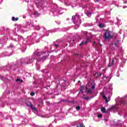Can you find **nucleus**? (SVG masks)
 I'll return each instance as SVG.
<instances>
[{
    "label": "nucleus",
    "instance_id": "3",
    "mask_svg": "<svg viewBox=\"0 0 127 127\" xmlns=\"http://www.w3.org/2000/svg\"><path fill=\"white\" fill-rule=\"evenodd\" d=\"M113 36H114L112 32H110L109 31H106L103 35V37L106 40L112 39Z\"/></svg>",
    "mask_w": 127,
    "mask_h": 127
},
{
    "label": "nucleus",
    "instance_id": "7",
    "mask_svg": "<svg viewBox=\"0 0 127 127\" xmlns=\"http://www.w3.org/2000/svg\"><path fill=\"white\" fill-rule=\"evenodd\" d=\"M94 75L95 77H101L102 76V74L96 72H94Z\"/></svg>",
    "mask_w": 127,
    "mask_h": 127
},
{
    "label": "nucleus",
    "instance_id": "28",
    "mask_svg": "<svg viewBox=\"0 0 127 127\" xmlns=\"http://www.w3.org/2000/svg\"><path fill=\"white\" fill-rule=\"evenodd\" d=\"M117 76L120 77V73L119 72L117 73Z\"/></svg>",
    "mask_w": 127,
    "mask_h": 127
},
{
    "label": "nucleus",
    "instance_id": "30",
    "mask_svg": "<svg viewBox=\"0 0 127 127\" xmlns=\"http://www.w3.org/2000/svg\"><path fill=\"white\" fill-rule=\"evenodd\" d=\"M107 79H112V77H110L109 78V77H107Z\"/></svg>",
    "mask_w": 127,
    "mask_h": 127
},
{
    "label": "nucleus",
    "instance_id": "26",
    "mask_svg": "<svg viewBox=\"0 0 127 127\" xmlns=\"http://www.w3.org/2000/svg\"><path fill=\"white\" fill-rule=\"evenodd\" d=\"M124 3H127V0H124Z\"/></svg>",
    "mask_w": 127,
    "mask_h": 127
},
{
    "label": "nucleus",
    "instance_id": "32",
    "mask_svg": "<svg viewBox=\"0 0 127 127\" xmlns=\"http://www.w3.org/2000/svg\"><path fill=\"white\" fill-rule=\"evenodd\" d=\"M29 104H31L30 102L26 103V105H29Z\"/></svg>",
    "mask_w": 127,
    "mask_h": 127
},
{
    "label": "nucleus",
    "instance_id": "2",
    "mask_svg": "<svg viewBox=\"0 0 127 127\" xmlns=\"http://www.w3.org/2000/svg\"><path fill=\"white\" fill-rule=\"evenodd\" d=\"M37 54H33L32 57H28L25 60V63L26 64H31V63H33L34 59H37Z\"/></svg>",
    "mask_w": 127,
    "mask_h": 127
},
{
    "label": "nucleus",
    "instance_id": "20",
    "mask_svg": "<svg viewBox=\"0 0 127 127\" xmlns=\"http://www.w3.org/2000/svg\"><path fill=\"white\" fill-rule=\"evenodd\" d=\"M80 91H81V92H83L84 91V87L83 86L81 87Z\"/></svg>",
    "mask_w": 127,
    "mask_h": 127
},
{
    "label": "nucleus",
    "instance_id": "15",
    "mask_svg": "<svg viewBox=\"0 0 127 127\" xmlns=\"http://www.w3.org/2000/svg\"><path fill=\"white\" fill-rule=\"evenodd\" d=\"M115 125L116 126H117L118 127V126H120L121 125V121L120 120H118L117 124Z\"/></svg>",
    "mask_w": 127,
    "mask_h": 127
},
{
    "label": "nucleus",
    "instance_id": "34",
    "mask_svg": "<svg viewBox=\"0 0 127 127\" xmlns=\"http://www.w3.org/2000/svg\"><path fill=\"white\" fill-rule=\"evenodd\" d=\"M80 82H81V81L78 80V83H80Z\"/></svg>",
    "mask_w": 127,
    "mask_h": 127
},
{
    "label": "nucleus",
    "instance_id": "35",
    "mask_svg": "<svg viewBox=\"0 0 127 127\" xmlns=\"http://www.w3.org/2000/svg\"><path fill=\"white\" fill-rule=\"evenodd\" d=\"M85 89L87 90V89H88V87L86 86Z\"/></svg>",
    "mask_w": 127,
    "mask_h": 127
},
{
    "label": "nucleus",
    "instance_id": "33",
    "mask_svg": "<svg viewBox=\"0 0 127 127\" xmlns=\"http://www.w3.org/2000/svg\"><path fill=\"white\" fill-rule=\"evenodd\" d=\"M105 71H106V70L103 69V73H105Z\"/></svg>",
    "mask_w": 127,
    "mask_h": 127
},
{
    "label": "nucleus",
    "instance_id": "1",
    "mask_svg": "<svg viewBox=\"0 0 127 127\" xmlns=\"http://www.w3.org/2000/svg\"><path fill=\"white\" fill-rule=\"evenodd\" d=\"M72 20L75 25L77 26V27H79L81 22V19H80V15L76 14L74 16H72Z\"/></svg>",
    "mask_w": 127,
    "mask_h": 127
},
{
    "label": "nucleus",
    "instance_id": "41",
    "mask_svg": "<svg viewBox=\"0 0 127 127\" xmlns=\"http://www.w3.org/2000/svg\"><path fill=\"white\" fill-rule=\"evenodd\" d=\"M73 82H75V80H73Z\"/></svg>",
    "mask_w": 127,
    "mask_h": 127
},
{
    "label": "nucleus",
    "instance_id": "6",
    "mask_svg": "<svg viewBox=\"0 0 127 127\" xmlns=\"http://www.w3.org/2000/svg\"><path fill=\"white\" fill-rule=\"evenodd\" d=\"M119 44H120V41H117L114 42L113 45H114L116 47H119Z\"/></svg>",
    "mask_w": 127,
    "mask_h": 127
},
{
    "label": "nucleus",
    "instance_id": "14",
    "mask_svg": "<svg viewBox=\"0 0 127 127\" xmlns=\"http://www.w3.org/2000/svg\"><path fill=\"white\" fill-rule=\"evenodd\" d=\"M34 14V15H35V16H39V14L36 11H35Z\"/></svg>",
    "mask_w": 127,
    "mask_h": 127
},
{
    "label": "nucleus",
    "instance_id": "37",
    "mask_svg": "<svg viewBox=\"0 0 127 127\" xmlns=\"http://www.w3.org/2000/svg\"><path fill=\"white\" fill-rule=\"evenodd\" d=\"M99 0H97L96 1L99 2Z\"/></svg>",
    "mask_w": 127,
    "mask_h": 127
},
{
    "label": "nucleus",
    "instance_id": "22",
    "mask_svg": "<svg viewBox=\"0 0 127 127\" xmlns=\"http://www.w3.org/2000/svg\"><path fill=\"white\" fill-rule=\"evenodd\" d=\"M61 10H62V9H61V8H60V11H59V13H60V14H62V13H63V12H61Z\"/></svg>",
    "mask_w": 127,
    "mask_h": 127
},
{
    "label": "nucleus",
    "instance_id": "42",
    "mask_svg": "<svg viewBox=\"0 0 127 127\" xmlns=\"http://www.w3.org/2000/svg\"><path fill=\"white\" fill-rule=\"evenodd\" d=\"M64 82H66V80H64Z\"/></svg>",
    "mask_w": 127,
    "mask_h": 127
},
{
    "label": "nucleus",
    "instance_id": "17",
    "mask_svg": "<svg viewBox=\"0 0 127 127\" xmlns=\"http://www.w3.org/2000/svg\"><path fill=\"white\" fill-rule=\"evenodd\" d=\"M102 117H103V114H99V115H98V116H97V117H98V118H102Z\"/></svg>",
    "mask_w": 127,
    "mask_h": 127
},
{
    "label": "nucleus",
    "instance_id": "39",
    "mask_svg": "<svg viewBox=\"0 0 127 127\" xmlns=\"http://www.w3.org/2000/svg\"><path fill=\"white\" fill-rule=\"evenodd\" d=\"M17 80H20V79H19V78H17Z\"/></svg>",
    "mask_w": 127,
    "mask_h": 127
},
{
    "label": "nucleus",
    "instance_id": "9",
    "mask_svg": "<svg viewBox=\"0 0 127 127\" xmlns=\"http://www.w3.org/2000/svg\"><path fill=\"white\" fill-rule=\"evenodd\" d=\"M76 127H85V126L83 123H79L78 125Z\"/></svg>",
    "mask_w": 127,
    "mask_h": 127
},
{
    "label": "nucleus",
    "instance_id": "18",
    "mask_svg": "<svg viewBox=\"0 0 127 127\" xmlns=\"http://www.w3.org/2000/svg\"><path fill=\"white\" fill-rule=\"evenodd\" d=\"M86 14H87V16H91V13L90 12H87L86 13Z\"/></svg>",
    "mask_w": 127,
    "mask_h": 127
},
{
    "label": "nucleus",
    "instance_id": "40",
    "mask_svg": "<svg viewBox=\"0 0 127 127\" xmlns=\"http://www.w3.org/2000/svg\"><path fill=\"white\" fill-rule=\"evenodd\" d=\"M75 28L76 29H77V28L75 27Z\"/></svg>",
    "mask_w": 127,
    "mask_h": 127
},
{
    "label": "nucleus",
    "instance_id": "23",
    "mask_svg": "<svg viewBox=\"0 0 127 127\" xmlns=\"http://www.w3.org/2000/svg\"><path fill=\"white\" fill-rule=\"evenodd\" d=\"M30 95H31V96H34V95H35V93L34 92H31Z\"/></svg>",
    "mask_w": 127,
    "mask_h": 127
},
{
    "label": "nucleus",
    "instance_id": "10",
    "mask_svg": "<svg viewBox=\"0 0 127 127\" xmlns=\"http://www.w3.org/2000/svg\"><path fill=\"white\" fill-rule=\"evenodd\" d=\"M103 99L105 100L106 103H109V101H108V98L106 97V96L103 95Z\"/></svg>",
    "mask_w": 127,
    "mask_h": 127
},
{
    "label": "nucleus",
    "instance_id": "36",
    "mask_svg": "<svg viewBox=\"0 0 127 127\" xmlns=\"http://www.w3.org/2000/svg\"><path fill=\"white\" fill-rule=\"evenodd\" d=\"M42 104L43 105V104H44V103L43 102V101H42Z\"/></svg>",
    "mask_w": 127,
    "mask_h": 127
},
{
    "label": "nucleus",
    "instance_id": "29",
    "mask_svg": "<svg viewBox=\"0 0 127 127\" xmlns=\"http://www.w3.org/2000/svg\"><path fill=\"white\" fill-rule=\"evenodd\" d=\"M0 79H4V78H3V77H2V76H0Z\"/></svg>",
    "mask_w": 127,
    "mask_h": 127
},
{
    "label": "nucleus",
    "instance_id": "21",
    "mask_svg": "<svg viewBox=\"0 0 127 127\" xmlns=\"http://www.w3.org/2000/svg\"><path fill=\"white\" fill-rule=\"evenodd\" d=\"M87 93H90V94H92V89H89L87 91Z\"/></svg>",
    "mask_w": 127,
    "mask_h": 127
},
{
    "label": "nucleus",
    "instance_id": "31",
    "mask_svg": "<svg viewBox=\"0 0 127 127\" xmlns=\"http://www.w3.org/2000/svg\"><path fill=\"white\" fill-rule=\"evenodd\" d=\"M59 47V45H56V47Z\"/></svg>",
    "mask_w": 127,
    "mask_h": 127
},
{
    "label": "nucleus",
    "instance_id": "4",
    "mask_svg": "<svg viewBox=\"0 0 127 127\" xmlns=\"http://www.w3.org/2000/svg\"><path fill=\"white\" fill-rule=\"evenodd\" d=\"M27 106L28 107H30L31 109L32 110H34V111H35L36 112H37V109L35 108L34 106L32 105V103H30L29 104H27Z\"/></svg>",
    "mask_w": 127,
    "mask_h": 127
},
{
    "label": "nucleus",
    "instance_id": "24",
    "mask_svg": "<svg viewBox=\"0 0 127 127\" xmlns=\"http://www.w3.org/2000/svg\"><path fill=\"white\" fill-rule=\"evenodd\" d=\"M91 90H95V85H92V86Z\"/></svg>",
    "mask_w": 127,
    "mask_h": 127
},
{
    "label": "nucleus",
    "instance_id": "16",
    "mask_svg": "<svg viewBox=\"0 0 127 127\" xmlns=\"http://www.w3.org/2000/svg\"><path fill=\"white\" fill-rule=\"evenodd\" d=\"M82 99H84L85 100H88L90 99V98L89 97H82Z\"/></svg>",
    "mask_w": 127,
    "mask_h": 127
},
{
    "label": "nucleus",
    "instance_id": "27",
    "mask_svg": "<svg viewBox=\"0 0 127 127\" xmlns=\"http://www.w3.org/2000/svg\"><path fill=\"white\" fill-rule=\"evenodd\" d=\"M83 33L85 35H86V34H87V32L85 31V32H83Z\"/></svg>",
    "mask_w": 127,
    "mask_h": 127
},
{
    "label": "nucleus",
    "instance_id": "38",
    "mask_svg": "<svg viewBox=\"0 0 127 127\" xmlns=\"http://www.w3.org/2000/svg\"><path fill=\"white\" fill-rule=\"evenodd\" d=\"M9 47H11V45H10Z\"/></svg>",
    "mask_w": 127,
    "mask_h": 127
},
{
    "label": "nucleus",
    "instance_id": "11",
    "mask_svg": "<svg viewBox=\"0 0 127 127\" xmlns=\"http://www.w3.org/2000/svg\"><path fill=\"white\" fill-rule=\"evenodd\" d=\"M12 21H17V20H18V18H15L14 17H12Z\"/></svg>",
    "mask_w": 127,
    "mask_h": 127
},
{
    "label": "nucleus",
    "instance_id": "12",
    "mask_svg": "<svg viewBox=\"0 0 127 127\" xmlns=\"http://www.w3.org/2000/svg\"><path fill=\"white\" fill-rule=\"evenodd\" d=\"M99 26L100 27V28H103V27L105 26V24L103 23H100L99 24Z\"/></svg>",
    "mask_w": 127,
    "mask_h": 127
},
{
    "label": "nucleus",
    "instance_id": "19",
    "mask_svg": "<svg viewBox=\"0 0 127 127\" xmlns=\"http://www.w3.org/2000/svg\"><path fill=\"white\" fill-rule=\"evenodd\" d=\"M76 109L77 111H79V110H80L81 108L80 107V106H78L76 107Z\"/></svg>",
    "mask_w": 127,
    "mask_h": 127
},
{
    "label": "nucleus",
    "instance_id": "13",
    "mask_svg": "<svg viewBox=\"0 0 127 127\" xmlns=\"http://www.w3.org/2000/svg\"><path fill=\"white\" fill-rule=\"evenodd\" d=\"M114 61H115V59H112V63H110V64H109V67H111V66L112 65H114Z\"/></svg>",
    "mask_w": 127,
    "mask_h": 127
},
{
    "label": "nucleus",
    "instance_id": "25",
    "mask_svg": "<svg viewBox=\"0 0 127 127\" xmlns=\"http://www.w3.org/2000/svg\"><path fill=\"white\" fill-rule=\"evenodd\" d=\"M16 82L19 81V82H21V83H22V82H23V80H16Z\"/></svg>",
    "mask_w": 127,
    "mask_h": 127
},
{
    "label": "nucleus",
    "instance_id": "5",
    "mask_svg": "<svg viewBox=\"0 0 127 127\" xmlns=\"http://www.w3.org/2000/svg\"><path fill=\"white\" fill-rule=\"evenodd\" d=\"M88 42H90L89 38H87L85 42H81L79 45L80 46H81V45H86V44H87Z\"/></svg>",
    "mask_w": 127,
    "mask_h": 127
},
{
    "label": "nucleus",
    "instance_id": "8",
    "mask_svg": "<svg viewBox=\"0 0 127 127\" xmlns=\"http://www.w3.org/2000/svg\"><path fill=\"white\" fill-rule=\"evenodd\" d=\"M101 111L102 113H103V114L105 113H107V110H106V108L105 107H102L101 108Z\"/></svg>",
    "mask_w": 127,
    "mask_h": 127
}]
</instances>
